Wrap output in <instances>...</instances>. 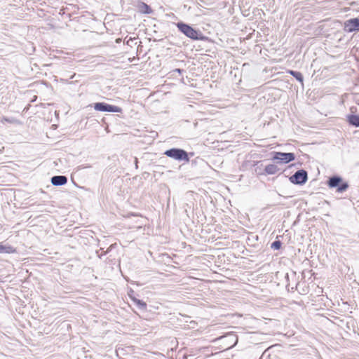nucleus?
<instances>
[{
    "label": "nucleus",
    "instance_id": "obj_1",
    "mask_svg": "<svg viewBox=\"0 0 359 359\" xmlns=\"http://www.w3.org/2000/svg\"><path fill=\"white\" fill-rule=\"evenodd\" d=\"M176 26L182 33L193 40H199L202 39L201 32L198 30L194 29L188 24L183 22H179L176 24Z\"/></svg>",
    "mask_w": 359,
    "mask_h": 359
},
{
    "label": "nucleus",
    "instance_id": "obj_2",
    "mask_svg": "<svg viewBox=\"0 0 359 359\" xmlns=\"http://www.w3.org/2000/svg\"><path fill=\"white\" fill-rule=\"evenodd\" d=\"M164 154L171 158H173L176 161H185L189 162V157L188 153L180 148H172L170 149L166 150L164 152Z\"/></svg>",
    "mask_w": 359,
    "mask_h": 359
},
{
    "label": "nucleus",
    "instance_id": "obj_3",
    "mask_svg": "<svg viewBox=\"0 0 359 359\" xmlns=\"http://www.w3.org/2000/svg\"><path fill=\"white\" fill-rule=\"evenodd\" d=\"M308 180V174L305 170H299L290 177V181L294 184H304Z\"/></svg>",
    "mask_w": 359,
    "mask_h": 359
},
{
    "label": "nucleus",
    "instance_id": "obj_4",
    "mask_svg": "<svg viewBox=\"0 0 359 359\" xmlns=\"http://www.w3.org/2000/svg\"><path fill=\"white\" fill-rule=\"evenodd\" d=\"M95 110L106 112H121L122 109L118 106L111 105L105 102H96L93 105Z\"/></svg>",
    "mask_w": 359,
    "mask_h": 359
},
{
    "label": "nucleus",
    "instance_id": "obj_5",
    "mask_svg": "<svg viewBox=\"0 0 359 359\" xmlns=\"http://www.w3.org/2000/svg\"><path fill=\"white\" fill-rule=\"evenodd\" d=\"M272 159L279 163H287L295 159V155L291 152H273Z\"/></svg>",
    "mask_w": 359,
    "mask_h": 359
},
{
    "label": "nucleus",
    "instance_id": "obj_6",
    "mask_svg": "<svg viewBox=\"0 0 359 359\" xmlns=\"http://www.w3.org/2000/svg\"><path fill=\"white\" fill-rule=\"evenodd\" d=\"M344 29L346 32H354L359 31V18H351L344 22Z\"/></svg>",
    "mask_w": 359,
    "mask_h": 359
},
{
    "label": "nucleus",
    "instance_id": "obj_7",
    "mask_svg": "<svg viewBox=\"0 0 359 359\" xmlns=\"http://www.w3.org/2000/svg\"><path fill=\"white\" fill-rule=\"evenodd\" d=\"M50 181L54 186H62L67 184V178L64 175H55L51 177Z\"/></svg>",
    "mask_w": 359,
    "mask_h": 359
},
{
    "label": "nucleus",
    "instance_id": "obj_8",
    "mask_svg": "<svg viewBox=\"0 0 359 359\" xmlns=\"http://www.w3.org/2000/svg\"><path fill=\"white\" fill-rule=\"evenodd\" d=\"M341 182L342 178L341 177L334 175L329 178L327 185L330 188H337Z\"/></svg>",
    "mask_w": 359,
    "mask_h": 359
},
{
    "label": "nucleus",
    "instance_id": "obj_9",
    "mask_svg": "<svg viewBox=\"0 0 359 359\" xmlns=\"http://www.w3.org/2000/svg\"><path fill=\"white\" fill-rule=\"evenodd\" d=\"M279 170L280 168L275 164L267 165L264 168V171L267 175L276 174Z\"/></svg>",
    "mask_w": 359,
    "mask_h": 359
},
{
    "label": "nucleus",
    "instance_id": "obj_10",
    "mask_svg": "<svg viewBox=\"0 0 359 359\" xmlns=\"http://www.w3.org/2000/svg\"><path fill=\"white\" fill-rule=\"evenodd\" d=\"M347 121L350 125H352L355 127H359V116L358 115H348Z\"/></svg>",
    "mask_w": 359,
    "mask_h": 359
},
{
    "label": "nucleus",
    "instance_id": "obj_11",
    "mask_svg": "<svg viewBox=\"0 0 359 359\" xmlns=\"http://www.w3.org/2000/svg\"><path fill=\"white\" fill-rule=\"evenodd\" d=\"M139 8L142 13L145 14H150L152 13V9L150 8V6L144 2H142L140 4Z\"/></svg>",
    "mask_w": 359,
    "mask_h": 359
},
{
    "label": "nucleus",
    "instance_id": "obj_12",
    "mask_svg": "<svg viewBox=\"0 0 359 359\" xmlns=\"http://www.w3.org/2000/svg\"><path fill=\"white\" fill-rule=\"evenodd\" d=\"M132 299L133 302L136 304V306L138 307V309L142 311L147 310V304L144 302L137 298H133Z\"/></svg>",
    "mask_w": 359,
    "mask_h": 359
},
{
    "label": "nucleus",
    "instance_id": "obj_13",
    "mask_svg": "<svg viewBox=\"0 0 359 359\" xmlns=\"http://www.w3.org/2000/svg\"><path fill=\"white\" fill-rule=\"evenodd\" d=\"M290 74L294 76L297 81H299L301 83H303L304 77L301 72H296L293 70L290 71Z\"/></svg>",
    "mask_w": 359,
    "mask_h": 359
},
{
    "label": "nucleus",
    "instance_id": "obj_14",
    "mask_svg": "<svg viewBox=\"0 0 359 359\" xmlns=\"http://www.w3.org/2000/svg\"><path fill=\"white\" fill-rule=\"evenodd\" d=\"M14 250L11 246H7L0 244V253H11Z\"/></svg>",
    "mask_w": 359,
    "mask_h": 359
},
{
    "label": "nucleus",
    "instance_id": "obj_15",
    "mask_svg": "<svg viewBox=\"0 0 359 359\" xmlns=\"http://www.w3.org/2000/svg\"><path fill=\"white\" fill-rule=\"evenodd\" d=\"M348 187V184L347 182H341L339 185L338 186V187L337 188V191L338 192H344V191H346Z\"/></svg>",
    "mask_w": 359,
    "mask_h": 359
},
{
    "label": "nucleus",
    "instance_id": "obj_16",
    "mask_svg": "<svg viewBox=\"0 0 359 359\" xmlns=\"http://www.w3.org/2000/svg\"><path fill=\"white\" fill-rule=\"evenodd\" d=\"M281 242L280 241H275L271 243V248L274 250H279L281 247Z\"/></svg>",
    "mask_w": 359,
    "mask_h": 359
},
{
    "label": "nucleus",
    "instance_id": "obj_17",
    "mask_svg": "<svg viewBox=\"0 0 359 359\" xmlns=\"http://www.w3.org/2000/svg\"><path fill=\"white\" fill-rule=\"evenodd\" d=\"M1 122L2 123H4L5 122H8L10 123H14L15 122V119L14 118L3 117L1 120Z\"/></svg>",
    "mask_w": 359,
    "mask_h": 359
},
{
    "label": "nucleus",
    "instance_id": "obj_18",
    "mask_svg": "<svg viewBox=\"0 0 359 359\" xmlns=\"http://www.w3.org/2000/svg\"><path fill=\"white\" fill-rule=\"evenodd\" d=\"M174 72H177L179 74H182V72H183V69H175L173 70Z\"/></svg>",
    "mask_w": 359,
    "mask_h": 359
},
{
    "label": "nucleus",
    "instance_id": "obj_19",
    "mask_svg": "<svg viewBox=\"0 0 359 359\" xmlns=\"http://www.w3.org/2000/svg\"><path fill=\"white\" fill-rule=\"evenodd\" d=\"M354 109H355L354 107H351V111L352 112H354Z\"/></svg>",
    "mask_w": 359,
    "mask_h": 359
}]
</instances>
